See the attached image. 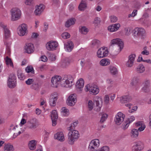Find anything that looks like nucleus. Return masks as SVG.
Here are the masks:
<instances>
[{"instance_id": "obj_8", "label": "nucleus", "mask_w": 151, "mask_h": 151, "mask_svg": "<svg viewBox=\"0 0 151 151\" xmlns=\"http://www.w3.org/2000/svg\"><path fill=\"white\" fill-rule=\"evenodd\" d=\"M39 125L38 120L35 118L30 119L27 123V127L30 129H35Z\"/></svg>"}, {"instance_id": "obj_27", "label": "nucleus", "mask_w": 151, "mask_h": 151, "mask_svg": "<svg viewBox=\"0 0 151 151\" xmlns=\"http://www.w3.org/2000/svg\"><path fill=\"white\" fill-rule=\"evenodd\" d=\"M4 151H14V148L10 144H5L4 148Z\"/></svg>"}, {"instance_id": "obj_47", "label": "nucleus", "mask_w": 151, "mask_h": 151, "mask_svg": "<svg viewBox=\"0 0 151 151\" xmlns=\"http://www.w3.org/2000/svg\"><path fill=\"white\" fill-rule=\"evenodd\" d=\"M88 108L89 110H91L93 109L94 103L91 100H89L88 101Z\"/></svg>"}, {"instance_id": "obj_33", "label": "nucleus", "mask_w": 151, "mask_h": 151, "mask_svg": "<svg viewBox=\"0 0 151 151\" xmlns=\"http://www.w3.org/2000/svg\"><path fill=\"white\" fill-rule=\"evenodd\" d=\"M65 79L63 83L65 82L66 85H68V87H71L72 86L73 80L72 77H71V78H70L69 79L68 78L67 79Z\"/></svg>"}, {"instance_id": "obj_6", "label": "nucleus", "mask_w": 151, "mask_h": 151, "mask_svg": "<svg viewBox=\"0 0 151 151\" xmlns=\"http://www.w3.org/2000/svg\"><path fill=\"white\" fill-rule=\"evenodd\" d=\"M28 32L27 26L25 24H23L18 27L17 29L18 34L21 36L26 35Z\"/></svg>"}, {"instance_id": "obj_17", "label": "nucleus", "mask_w": 151, "mask_h": 151, "mask_svg": "<svg viewBox=\"0 0 151 151\" xmlns=\"http://www.w3.org/2000/svg\"><path fill=\"white\" fill-rule=\"evenodd\" d=\"M51 117L52 121V125L54 126L56 124V121L58 118V114L56 110H54L51 112Z\"/></svg>"}, {"instance_id": "obj_59", "label": "nucleus", "mask_w": 151, "mask_h": 151, "mask_svg": "<svg viewBox=\"0 0 151 151\" xmlns=\"http://www.w3.org/2000/svg\"><path fill=\"white\" fill-rule=\"evenodd\" d=\"M143 86L150 87V81L149 80H146L143 83Z\"/></svg>"}, {"instance_id": "obj_54", "label": "nucleus", "mask_w": 151, "mask_h": 151, "mask_svg": "<svg viewBox=\"0 0 151 151\" xmlns=\"http://www.w3.org/2000/svg\"><path fill=\"white\" fill-rule=\"evenodd\" d=\"M34 82V80L33 79L29 78L25 81L27 84L29 85L33 83Z\"/></svg>"}, {"instance_id": "obj_7", "label": "nucleus", "mask_w": 151, "mask_h": 151, "mask_svg": "<svg viewBox=\"0 0 151 151\" xmlns=\"http://www.w3.org/2000/svg\"><path fill=\"white\" fill-rule=\"evenodd\" d=\"M8 86L10 88H14L16 85V77L13 73L11 74L8 79Z\"/></svg>"}, {"instance_id": "obj_29", "label": "nucleus", "mask_w": 151, "mask_h": 151, "mask_svg": "<svg viewBox=\"0 0 151 151\" xmlns=\"http://www.w3.org/2000/svg\"><path fill=\"white\" fill-rule=\"evenodd\" d=\"M131 99L130 96L128 95L124 96L120 98V101L122 103L129 101Z\"/></svg>"}, {"instance_id": "obj_21", "label": "nucleus", "mask_w": 151, "mask_h": 151, "mask_svg": "<svg viewBox=\"0 0 151 151\" xmlns=\"http://www.w3.org/2000/svg\"><path fill=\"white\" fill-rule=\"evenodd\" d=\"M120 27V25L119 23L113 24L111 26L108 27V29L110 32H115Z\"/></svg>"}, {"instance_id": "obj_14", "label": "nucleus", "mask_w": 151, "mask_h": 151, "mask_svg": "<svg viewBox=\"0 0 151 151\" xmlns=\"http://www.w3.org/2000/svg\"><path fill=\"white\" fill-rule=\"evenodd\" d=\"M0 26L3 28L5 38L7 39L9 38L11 35V32L6 27V26L2 22L0 23Z\"/></svg>"}, {"instance_id": "obj_11", "label": "nucleus", "mask_w": 151, "mask_h": 151, "mask_svg": "<svg viewBox=\"0 0 151 151\" xmlns=\"http://www.w3.org/2000/svg\"><path fill=\"white\" fill-rule=\"evenodd\" d=\"M108 51L107 48L101 47L97 51V56L99 58H103L106 56L108 54Z\"/></svg>"}, {"instance_id": "obj_41", "label": "nucleus", "mask_w": 151, "mask_h": 151, "mask_svg": "<svg viewBox=\"0 0 151 151\" xmlns=\"http://www.w3.org/2000/svg\"><path fill=\"white\" fill-rule=\"evenodd\" d=\"M62 110L63 115L64 116H67L69 115V112L68 109H66L65 107H63L62 108Z\"/></svg>"}, {"instance_id": "obj_1", "label": "nucleus", "mask_w": 151, "mask_h": 151, "mask_svg": "<svg viewBox=\"0 0 151 151\" xmlns=\"http://www.w3.org/2000/svg\"><path fill=\"white\" fill-rule=\"evenodd\" d=\"M69 131L68 134V141L69 144L72 145L79 138V134L78 131L76 130H70Z\"/></svg>"}, {"instance_id": "obj_39", "label": "nucleus", "mask_w": 151, "mask_h": 151, "mask_svg": "<svg viewBox=\"0 0 151 151\" xmlns=\"http://www.w3.org/2000/svg\"><path fill=\"white\" fill-rule=\"evenodd\" d=\"M26 71L28 73H31L32 74L34 73V70L33 68L31 66H27L25 69Z\"/></svg>"}, {"instance_id": "obj_52", "label": "nucleus", "mask_w": 151, "mask_h": 151, "mask_svg": "<svg viewBox=\"0 0 151 151\" xmlns=\"http://www.w3.org/2000/svg\"><path fill=\"white\" fill-rule=\"evenodd\" d=\"M135 125L137 127H140L138 128V130L140 131H142V122L141 121H138L135 124Z\"/></svg>"}, {"instance_id": "obj_20", "label": "nucleus", "mask_w": 151, "mask_h": 151, "mask_svg": "<svg viewBox=\"0 0 151 151\" xmlns=\"http://www.w3.org/2000/svg\"><path fill=\"white\" fill-rule=\"evenodd\" d=\"M45 8L44 5L41 4L39 6L36 7V9L35 11V13L36 15H40L41 14Z\"/></svg>"}, {"instance_id": "obj_37", "label": "nucleus", "mask_w": 151, "mask_h": 151, "mask_svg": "<svg viewBox=\"0 0 151 151\" xmlns=\"http://www.w3.org/2000/svg\"><path fill=\"white\" fill-rule=\"evenodd\" d=\"M109 69L112 75H115L117 73V70L115 67L111 66L110 67Z\"/></svg>"}, {"instance_id": "obj_36", "label": "nucleus", "mask_w": 151, "mask_h": 151, "mask_svg": "<svg viewBox=\"0 0 151 151\" xmlns=\"http://www.w3.org/2000/svg\"><path fill=\"white\" fill-rule=\"evenodd\" d=\"M129 124V122L126 120L122 124V129L124 130H125L128 128Z\"/></svg>"}, {"instance_id": "obj_48", "label": "nucleus", "mask_w": 151, "mask_h": 151, "mask_svg": "<svg viewBox=\"0 0 151 151\" xmlns=\"http://www.w3.org/2000/svg\"><path fill=\"white\" fill-rule=\"evenodd\" d=\"M78 124L77 122H73V123L71 124V125L70 127H68L67 129L68 130H73L75 127H76Z\"/></svg>"}, {"instance_id": "obj_44", "label": "nucleus", "mask_w": 151, "mask_h": 151, "mask_svg": "<svg viewBox=\"0 0 151 151\" xmlns=\"http://www.w3.org/2000/svg\"><path fill=\"white\" fill-rule=\"evenodd\" d=\"M61 37L64 39H68L70 37V34L67 32H64L62 34Z\"/></svg>"}, {"instance_id": "obj_28", "label": "nucleus", "mask_w": 151, "mask_h": 151, "mask_svg": "<svg viewBox=\"0 0 151 151\" xmlns=\"http://www.w3.org/2000/svg\"><path fill=\"white\" fill-rule=\"evenodd\" d=\"M86 0H82L81 4H80L78 8L81 11L84 10L87 7V4L86 3Z\"/></svg>"}, {"instance_id": "obj_13", "label": "nucleus", "mask_w": 151, "mask_h": 151, "mask_svg": "<svg viewBox=\"0 0 151 151\" xmlns=\"http://www.w3.org/2000/svg\"><path fill=\"white\" fill-rule=\"evenodd\" d=\"M110 47H111L114 45H116L118 46V47H120V49H121L123 47V42L121 39L118 38L112 40L110 42Z\"/></svg>"}, {"instance_id": "obj_38", "label": "nucleus", "mask_w": 151, "mask_h": 151, "mask_svg": "<svg viewBox=\"0 0 151 151\" xmlns=\"http://www.w3.org/2000/svg\"><path fill=\"white\" fill-rule=\"evenodd\" d=\"M6 62L7 65H9L12 67H13V63L12 62L11 59L10 58H9L8 56L6 57Z\"/></svg>"}, {"instance_id": "obj_5", "label": "nucleus", "mask_w": 151, "mask_h": 151, "mask_svg": "<svg viewBox=\"0 0 151 151\" xmlns=\"http://www.w3.org/2000/svg\"><path fill=\"white\" fill-rule=\"evenodd\" d=\"M11 12L12 21H16L20 18L21 13L19 9L17 8H13L11 10Z\"/></svg>"}, {"instance_id": "obj_31", "label": "nucleus", "mask_w": 151, "mask_h": 151, "mask_svg": "<svg viewBox=\"0 0 151 151\" xmlns=\"http://www.w3.org/2000/svg\"><path fill=\"white\" fill-rule=\"evenodd\" d=\"M110 62L109 60L108 59H103L100 62V65L102 66L108 65L110 64Z\"/></svg>"}, {"instance_id": "obj_34", "label": "nucleus", "mask_w": 151, "mask_h": 151, "mask_svg": "<svg viewBox=\"0 0 151 151\" xmlns=\"http://www.w3.org/2000/svg\"><path fill=\"white\" fill-rule=\"evenodd\" d=\"M141 144L137 143L134 145L132 147V151H141Z\"/></svg>"}, {"instance_id": "obj_64", "label": "nucleus", "mask_w": 151, "mask_h": 151, "mask_svg": "<svg viewBox=\"0 0 151 151\" xmlns=\"http://www.w3.org/2000/svg\"><path fill=\"white\" fill-rule=\"evenodd\" d=\"M49 58L52 61H54L56 59V56L54 54H51L49 57Z\"/></svg>"}, {"instance_id": "obj_23", "label": "nucleus", "mask_w": 151, "mask_h": 151, "mask_svg": "<svg viewBox=\"0 0 151 151\" xmlns=\"http://www.w3.org/2000/svg\"><path fill=\"white\" fill-rule=\"evenodd\" d=\"M133 34L135 37H139L142 35V28L138 27L135 28L133 31Z\"/></svg>"}, {"instance_id": "obj_45", "label": "nucleus", "mask_w": 151, "mask_h": 151, "mask_svg": "<svg viewBox=\"0 0 151 151\" xmlns=\"http://www.w3.org/2000/svg\"><path fill=\"white\" fill-rule=\"evenodd\" d=\"M69 64L67 60H63L61 62V65L63 68H65Z\"/></svg>"}, {"instance_id": "obj_63", "label": "nucleus", "mask_w": 151, "mask_h": 151, "mask_svg": "<svg viewBox=\"0 0 151 151\" xmlns=\"http://www.w3.org/2000/svg\"><path fill=\"white\" fill-rule=\"evenodd\" d=\"M109 98L108 95H105L104 98V102L106 104H107L109 102Z\"/></svg>"}, {"instance_id": "obj_58", "label": "nucleus", "mask_w": 151, "mask_h": 151, "mask_svg": "<svg viewBox=\"0 0 151 151\" xmlns=\"http://www.w3.org/2000/svg\"><path fill=\"white\" fill-rule=\"evenodd\" d=\"M106 83L110 85V86L111 87L112 86V85L114 84V82L111 79H108L106 81Z\"/></svg>"}, {"instance_id": "obj_53", "label": "nucleus", "mask_w": 151, "mask_h": 151, "mask_svg": "<svg viewBox=\"0 0 151 151\" xmlns=\"http://www.w3.org/2000/svg\"><path fill=\"white\" fill-rule=\"evenodd\" d=\"M136 71L138 73H141L142 72V65L139 64L136 68Z\"/></svg>"}, {"instance_id": "obj_42", "label": "nucleus", "mask_w": 151, "mask_h": 151, "mask_svg": "<svg viewBox=\"0 0 151 151\" xmlns=\"http://www.w3.org/2000/svg\"><path fill=\"white\" fill-rule=\"evenodd\" d=\"M18 78L21 80H24L25 78V76L23 73L21 71H18Z\"/></svg>"}, {"instance_id": "obj_22", "label": "nucleus", "mask_w": 151, "mask_h": 151, "mask_svg": "<svg viewBox=\"0 0 151 151\" xmlns=\"http://www.w3.org/2000/svg\"><path fill=\"white\" fill-rule=\"evenodd\" d=\"M55 138L60 141H64L65 140V138L64 134L62 132H57L54 135Z\"/></svg>"}, {"instance_id": "obj_16", "label": "nucleus", "mask_w": 151, "mask_h": 151, "mask_svg": "<svg viewBox=\"0 0 151 151\" xmlns=\"http://www.w3.org/2000/svg\"><path fill=\"white\" fill-rule=\"evenodd\" d=\"M99 145V140L95 139L92 140L88 148L91 150L93 151L95 148L98 147Z\"/></svg>"}, {"instance_id": "obj_30", "label": "nucleus", "mask_w": 151, "mask_h": 151, "mask_svg": "<svg viewBox=\"0 0 151 151\" xmlns=\"http://www.w3.org/2000/svg\"><path fill=\"white\" fill-rule=\"evenodd\" d=\"M76 20L74 19H70L67 21L65 24V26L67 27H70L71 25L75 23Z\"/></svg>"}, {"instance_id": "obj_24", "label": "nucleus", "mask_w": 151, "mask_h": 151, "mask_svg": "<svg viewBox=\"0 0 151 151\" xmlns=\"http://www.w3.org/2000/svg\"><path fill=\"white\" fill-rule=\"evenodd\" d=\"M37 142L35 140L30 141L29 143V147L31 150H34L36 148Z\"/></svg>"}, {"instance_id": "obj_15", "label": "nucleus", "mask_w": 151, "mask_h": 151, "mask_svg": "<svg viewBox=\"0 0 151 151\" xmlns=\"http://www.w3.org/2000/svg\"><path fill=\"white\" fill-rule=\"evenodd\" d=\"M25 52L28 54H31L34 51V45L31 43L26 44L24 47Z\"/></svg>"}, {"instance_id": "obj_56", "label": "nucleus", "mask_w": 151, "mask_h": 151, "mask_svg": "<svg viewBox=\"0 0 151 151\" xmlns=\"http://www.w3.org/2000/svg\"><path fill=\"white\" fill-rule=\"evenodd\" d=\"M58 94L56 92H54L52 93L50 97L55 99H58Z\"/></svg>"}, {"instance_id": "obj_46", "label": "nucleus", "mask_w": 151, "mask_h": 151, "mask_svg": "<svg viewBox=\"0 0 151 151\" xmlns=\"http://www.w3.org/2000/svg\"><path fill=\"white\" fill-rule=\"evenodd\" d=\"M100 18L96 17L94 19L93 22V23L95 25L97 26L99 24H100Z\"/></svg>"}, {"instance_id": "obj_12", "label": "nucleus", "mask_w": 151, "mask_h": 151, "mask_svg": "<svg viewBox=\"0 0 151 151\" xmlns=\"http://www.w3.org/2000/svg\"><path fill=\"white\" fill-rule=\"evenodd\" d=\"M125 117V115L122 113L118 112L116 115L115 119L116 124L118 125L120 124L124 121Z\"/></svg>"}, {"instance_id": "obj_19", "label": "nucleus", "mask_w": 151, "mask_h": 151, "mask_svg": "<svg viewBox=\"0 0 151 151\" xmlns=\"http://www.w3.org/2000/svg\"><path fill=\"white\" fill-rule=\"evenodd\" d=\"M102 102V99L99 97H97L96 100H95V103L96 104V106L95 108V110L97 111H100L101 108V103Z\"/></svg>"}, {"instance_id": "obj_40", "label": "nucleus", "mask_w": 151, "mask_h": 151, "mask_svg": "<svg viewBox=\"0 0 151 151\" xmlns=\"http://www.w3.org/2000/svg\"><path fill=\"white\" fill-rule=\"evenodd\" d=\"M108 115L106 114H103L101 115V117L100 120L101 123H103L107 119Z\"/></svg>"}, {"instance_id": "obj_57", "label": "nucleus", "mask_w": 151, "mask_h": 151, "mask_svg": "<svg viewBox=\"0 0 151 151\" xmlns=\"http://www.w3.org/2000/svg\"><path fill=\"white\" fill-rule=\"evenodd\" d=\"M110 18L112 22H115L117 20V18L116 16H111L110 17Z\"/></svg>"}, {"instance_id": "obj_18", "label": "nucleus", "mask_w": 151, "mask_h": 151, "mask_svg": "<svg viewBox=\"0 0 151 151\" xmlns=\"http://www.w3.org/2000/svg\"><path fill=\"white\" fill-rule=\"evenodd\" d=\"M64 47L68 52H71L74 47V44L71 41L69 40L64 44Z\"/></svg>"}, {"instance_id": "obj_55", "label": "nucleus", "mask_w": 151, "mask_h": 151, "mask_svg": "<svg viewBox=\"0 0 151 151\" xmlns=\"http://www.w3.org/2000/svg\"><path fill=\"white\" fill-rule=\"evenodd\" d=\"M109 147L107 146H105L102 147L101 148L99 149V151H109Z\"/></svg>"}, {"instance_id": "obj_49", "label": "nucleus", "mask_w": 151, "mask_h": 151, "mask_svg": "<svg viewBox=\"0 0 151 151\" xmlns=\"http://www.w3.org/2000/svg\"><path fill=\"white\" fill-rule=\"evenodd\" d=\"M137 10H133L132 14H129L128 15V18L131 17H134L137 14Z\"/></svg>"}, {"instance_id": "obj_9", "label": "nucleus", "mask_w": 151, "mask_h": 151, "mask_svg": "<svg viewBox=\"0 0 151 151\" xmlns=\"http://www.w3.org/2000/svg\"><path fill=\"white\" fill-rule=\"evenodd\" d=\"M77 101L76 95V94H71L68 97L67 104L70 106H74Z\"/></svg>"}, {"instance_id": "obj_43", "label": "nucleus", "mask_w": 151, "mask_h": 151, "mask_svg": "<svg viewBox=\"0 0 151 151\" xmlns=\"http://www.w3.org/2000/svg\"><path fill=\"white\" fill-rule=\"evenodd\" d=\"M57 100V99L55 100V99L50 97L49 102L50 106H55Z\"/></svg>"}, {"instance_id": "obj_51", "label": "nucleus", "mask_w": 151, "mask_h": 151, "mask_svg": "<svg viewBox=\"0 0 151 151\" xmlns=\"http://www.w3.org/2000/svg\"><path fill=\"white\" fill-rule=\"evenodd\" d=\"M147 47L146 46L144 47L143 49V50L142 51V55H148L149 54V51L147 50Z\"/></svg>"}, {"instance_id": "obj_3", "label": "nucleus", "mask_w": 151, "mask_h": 151, "mask_svg": "<svg viewBox=\"0 0 151 151\" xmlns=\"http://www.w3.org/2000/svg\"><path fill=\"white\" fill-rule=\"evenodd\" d=\"M21 127V126H15L13 125H11L10 126L9 129L12 133L14 134L13 138H15L23 132Z\"/></svg>"}, {"instance_id": "obj_61", "label": "nucleus", "mask_w": 151, "mask_h": 151, "mask_svg": "<svg viewBox=\"0 0 151 151\" xmlns=\"http://www.w3.org/2000/svg\"><path fill=\"white\" fill-rule=\"evenodd\" d=\"M34 3L33 0H25V3L26 5H30Z\"/></svg>"}, {"instance_id": "obj_2", "label": "nucleus", "mask_w": 151, "mask_h": 151, "mask_svg": "<svg viewBox=\"0 0 151 151\" xmlns=\"http://www.w3.org/2000/svg\"><path fill=\"white\" fill-rule=\"evenodd\" d=\"M65 79H62L61 77L60 76H56L55 77H52L51 80L52 84H51L52 86L57 88L58 86L60 83L62 86L63 87H67V86L65 85V83L63 84V83L64 82Z\"/></svg>"}, {"instance_id": "obj_50", "label": "nucleus", "mask_w": 151, "mask_h": 151, "mask_svg": "<svg viewBox=\"0 0 151 151\" xmlns=\"http://www.w3.org/2000/svg\"><path fill=\"white\" fill-rule=\"evenodd\" d=\"M136 56V55L134 54H132L130 55L129 57V60L134 63Z\"/></svg>"}, {"instance_id": "obj_25", "label": "nucleus", "mask_w": 151, "mask_h": 151, "mask_svg": "<svg viewBox=\"0 0 151 151\" xmlns=\"http://www.w3.org/2000/svg\"><path fill=\"white\" fill-rule=\"evenodd\" d=\"M84 81L82 78H81L80 80L77 81L76 83V88L81 89L84 86ZM81 90V89H80Z\"/></svg>"}, {"instance_id": "obj_35", "label": "nucleus", "mask_w": 151, "mask_h": 151, "mask_svg": "<svg viewBox=\"0 0 151 151\" xmlns=\"http://www.w3.org/2000/svg\"><path fill=\"white\" fill-rule=\"evenodd\" d=\"M139 81V79L137 78H134L131 84L132 86H136L138 83Z\"/></svg>"}, {"instance_id": "obj_4", "label": "nucleus", "mask_w": 151, "mask_h": 151, "mask_svg": "<svg viewBox=\"0 0 151 151\" xmlns=\"http://www.w3.org/2000/svg\"><path fill=\"white\" fill-rule=\"evenodd\" d=\"M85 90L86 91H89L90 93L96 95L99 92V89L98 86L96 85L87 84L85 87Z\"/></svg>"}, {"instance_id": "obj_26", "label": "nucleus", "mask_w": 151, "mask_h": 151, "mask_svg": "<svg viewBox=\"0 0 151 151\" xmlns=\"http://www.w3.org/2000/svg\"><path fill=\"white\" fill-rule=\"evenodd\" d=\"M130 136L132 138H136L138 137L139 135L138 130L134 129H132L130 132Z\"/></svg>"}, {"instance_id": "obj_60", "label": "nucleus", "mask_w": 151, "mask_h": 151, "mask_svg": "<svg viewBox=\"0 0 151 151\" xmlns=\"http://www.w3.org/2000/svg\"><path fill=\"white\" fill-rule=\"evenodd\" d=\"M131 29H132L130 27L125 28V35H129Z\"/></svg>"}, {"instance_id": "obj_62", "label": "nucleus", "mask_w": 151, "mask_h": 151, "mask_svg": "<svg viewBox=\"0 0 151 151\" xmlns=\"http://www.w3.org/2000/svg\"><path fill=\"white\" fill-rule=\"evenodd\" d=\"M150 87L143 86L142 88V90L145 92H148L150 91Z\"/></svg>"}, {"instance_id": "obj_10", "label": "nucleus", "mask_w": 151, "mask_h": 151, "mask_svg": "<svg viewBox=\"0 0 151 151\" xmlns=\"http://www.w3.org/2000/svg\"><path fill=\"white\" fill-rule=\"evenodd\" d=\"M58 46V43L54 41H51L46 44L47 49L49 51H52L56 49Z\"/></svg>"}, {"instance_id": "obj_32", "label": "nucleus", "mask_w": 151, "mask_h": 151, "mask_svg": "<svg viewBox=\"0 0 151 151\" xmlns=\"http://www.w3.org/2000/svg\"><path fill=\"white\" fill-rule=\"evenodd\" d=\"M79 31L82 34L86 35L88 32V29L85 26L80 27Z\"/></svg>"}]
</instances>
